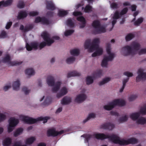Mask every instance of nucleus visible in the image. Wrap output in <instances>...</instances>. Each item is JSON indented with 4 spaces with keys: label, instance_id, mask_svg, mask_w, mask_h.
Wrapping results in <instances>:
<instances>
[{
    "label": "nucleus",
    "instance_id": "44",
    "mask_svg": "<svg viewBox=\"0 0 146 146\" xmlns=\"http://www.w3.org/2000/svg\"><path fill=\"white\" fill-rule=\"evenodd\" d=\"M134 37L133 34L131 33L127 35L125 37V39L127 41H129L132 39Z\"/></svg>",
    "mask_w": 146,
    "mask_h": 146
},
{
    "label": "nucleus",
    "instance_id": "64",
    "mask_svg": "<svg viewBox=\"0 0 146 146\" xmlns=\"http://www.w3.org/2000/svg\"><path fill=\"white\" fill-rule=\"evenodd\" d=\"M130 5V4L129 2H125L123 3V5L124 6H127Z\"/></svg>",
    "mask_w": 146,
    "mask_h": 146
},
{
    "label": "nucleus",
    "instance_id": "9",
    "mask_svg": "<svg viewBox=\"0 0 146 146\" xmlns=\"http://www.w3.org/2000/svg\"><path fill=\"white\" fill-rule=\"evenodd\" d=\"M92 26L94 29L95 33L99 34L105 33L106 31V27L103 25H100V21L95 20L93 21Z\"/></svg>",
    "mask_w": 146,
    "mask_h": 146
},
{
    "label": "nucleus",
    "instance_id": "59",
    "mask_svg": "<svg viewBox=\"0 0 146 146\" xmlns=\"http://www.w3.org/2000/svg\"><path fill=\"white\" fill-rule=\"evenodd\" d=\"M73 15L74 16H77L81 15L82 13L80 12H74L73 13Z\"/></svg>",
    "mask_w": 146,
    "mask_h": 146
},
{
    "label": "nucleus",
    "instance_id": "54",
    "mask_svg": "<svg viewBox=\"0 0 146 146\" xmlns=\"http://www.w3.org/2000/svg\"><path fill=\"white\" fill-rule=\"evenodd\" d=\"M137 97V96L136 95H133L130 96L129 98V101H133Z\"/></svg>",
    "mask_w": 146,
    "mask_h": 146
},
{
    "label": "nucleus",
    "instance_id": "5",
    "mask_svg": "<svg viewBox=\"0 0 146 146\" xmlns=\"http://www.w3.org/2000/svg\"><path fill=\"white\" fill-rule=\"evenodd\" d=\"M111 49L110 43H107L106 44L107 54L104 56L101 64L103 67L107 68L108 66V62L112 60L115 57V54L111 51Z\"/></svg>",
    "mask_w": 146,
    "mask_h": 146
},
{
    "label": "nucleus",
    "instance_id": "49",
    "mask_svg": "<svg viewBox=\"0 0 146 146\" xmlns=\"http://www.w3.org/2000/svg\"><path fill=\"white\" fill-rule=\"evenodd\" d=\"M25 5V4L23 1H20L19 2L17 6L18 8L21 9L24 7Z\"/></svg>",
    "mask_w": 146,
    "mask_h": 146
},
{
    "label": "nucleus",
    "instance_id": "40",
    "mask_svg": "<svg viewBox=\"0 0 146 146\" xmlns=\"http://www.w3.org/2000/svg\"><path fill=\"white\" fill-rule=\"evenodd\" d=\"M143 20V18L142 17H140L134 23V24L136 26H139L142 22Z\"/></svg>",
    "mask_w": 146,
    "mask_h": 146
},
{
    "label": "nucleus",
    "instance_id": "32",
    "mask_svg": "<svg viewBox=\"0 0 146 146\" xmlns=\"http://www.w3.org/2000/svg\"><path fill=\"white\" fill-rule=\"evenodd\" d=\"M96 117V114L94 113H90L88 114L86 118L83 121L84 123H85L91 119H93Z\"/></svg>",
    "mask_w": 146,
    "mask_h": 146
},
{
    "label": "nucleus",
    "instance_id": "26",
    "mask_svg": "<svg viewBox=\"0 0 146 146\" xmlns=\"http://www.w3.org/2000/svg\"><path fill=\"white\" fill-rule=\"evenodd\" d=\"M46 5L47 8L48 9L53 10L56 9L55 5L52 1H47Z\"/></svg>",
    "mask_w": 146,
    "mask_h": 146
},
{
    "label": "nucleus",
    "instance_id": "8",
    "mask_svg": "<svg viewBox=\"0 0 146 146\" xmlns=\"http://www.w3.org/2000/svg\"><path fill=\"white\" fill-rule=\"evenodd\" d=\"M125 104V101L121 99H116L109 103L104 106V108L106 110H110L116 106H123Z\"/></svg>",
    "mask_w": 146,
    "mask_h": 146
},
{
    "label": "nucleus",
    "instance_id": "24",
    "mask_svg": "<svg viewBox=\"0 0 146 146\" xmlns=\"http://www.w3.org/2000/svg\"><path fill=\"white\" fill-rule=\"evenodd\" d=\"M20 81L18 79L14 81L12 84V86L14 90H18L19 89L20 86Z\"/></svg>",
    "mask_w": 146,
    "mask_h": 146
},
{
    "label": "nucleus",
    "instance_id": "15",
    "mask_svg": "<svg viewBox=\"0 0 146 146\" xmlns=\"http://www.w3.org/2000/svg\"><path fill=\"white\" fill-rule=\"evenodd\" d=\"M138 76L136 78V81L139 82L143 81L146 79V73L143 72L142 70H139L138 72Z\"/></svg>",
    "mask_w": 146,
    "mask_h": 146
},
{
    "label": "nucleus",
    "instance_id": "30",
    "mask_svg": "<svg viewBox=\"0 0 146 146\" xmlns=\"http://www.w3.org/2000/svg\"><path fill=\"white\" fill-rule=\"evenodd\" d=\"M103 71L101 70H98L95 71L93 74V77L95 78L101 77L103 75Z\"/></svg>",
    "mask_w": 146,
    "mask_h": 146
},
{
    "label": "nucleus",
    "instance_id": "23",
    "mask_svg": "<svg viewBox=\"0 0 146 146\" xmlns=\"http://www.w3.org/2000/svg\"><path fill=\"white\" fill-rule=\"evenodd\" d=\"M71 98L66 96L61 100V102L62 104L67 105L70 104L72 101Z\"/></svg>",
    "mask_w": 146,
    "mask_h": 146
},
{
    "label": "nucleus",
    "instance_id": "16",
    "mask_svg": "<svg viewBox=\"0 0 146 146\" xmlns=\"http://www.w3.org/2000/svg\"><path fill=\"white\" fill-rule=\"evenodd\" d=\"M10 57L8 54L6 55L5 57L3 59V61L4 62H9V64L10 66H14L15 65H19L21 64V62L18 61L10 62Z\"/></svg>",
    "mask_w": 146,
    "mask_h": 146
},
{
    "label": "nucleus",
    "instance_id": "7",
    "mask_svg": "<svg viewBox=\"0 0 146 146\" xmlns=\"http://www.w3.org/2000/svg\"><path fill=\"white\" fill-rule=\"evenodd\" d=\"M19 117L25 123L28 124L34 123L36 122L38 120L42 121L43 123H45L46 122L48 119H49L48 117H40L37 119H35L22 115H19Z\"/></svg>",
    "mask_w": 146,
    "mask_h": 146
},
{
    "label": "nucleus",
    "instance_id": "43",
    "mask_svg": "<svg viewBox=\"0 0 146 146\" xmlns=\"http://www.w3.org/2000/svg\"><path fill=\"white\" fill-rule=\"evenodd\" d=\"M75 60L74 57L71 56L68 58L66 60V62L68 64H70L72 63Z\"/></svg>",
    "mask_w": 146,
    "mask_h": 146
},
{
    "label": "nucleus",
    "instance_id": "19",
    "mask_svg": "<svg viewBox=\"0 0 146 146\" xmlns=\"http://www.w3.org/2000/svg\"><path fill=\"white\" fill-rule=\"evenodd\" d=\"M68 92V88L65 87H64L61 89L60 92L57 94L56 96L58 98H60L66 94Z\"/></svg>",
    "mask_w": 146,
    "mask_h": 146
},
{
    "label": "nucleus",
    "instance_id": "62",
    "mask_svg": "<svg viewBox=\"0 0 146 146\" xmlns=\"http://www.w3.org/2000/svg\"><path fill=\"white\" fill-rule=\"evenodd\" d=\"M131 10L132 11H135L136 8V6L135 5H132L131 6Z\"/></svg>",
    "mask_w": 146,
    "mask_h": 146
},
{
    "label": "nucleus",
    "instance_id": "47",
    "mask_svg": "<svg viewBox=\"0 0 146 146\" xmlns=\"http://www.w3.org/2000/svg\"><path fill=\"white\" fill-rule=\"evenodd\" d=\"M22 91L25 94H29L31 91V90L26 87H24L22 88Z\"/></svg>",
    "mask_w": 146,
    "mask_h": 146
},
{
    "label": "nucleus",
    "instance_id": "50",
    "mask_svg": "<svg viewBox=\"0 0 146 146\" xmlns=\"http://www.w3.org/2000/svg\"><path fill=\"white\" fill-rule=\"evenodd\" d=\"M38 13L36 11H31L29 12V14L30 16H34L38 15Z\"/></svg>",
    "mask_w": 146,
    "mask_h": 146
},
{
    "label": "nucleus",
    "instance_id": "57",
    "mask_svg": "<svg viewBox=\"0 0 146 146\" xmlns=\"http://www.w3.org/2000/svg\"><path fill=\"white\" fill-rule=\"evenodd\" d=\"M12 24V23L11 22H8L6 25V28L7 29H8L10 28L11 25Z\"/></svg>",
    "mask_w": 146,
    "mask_h": 146
},
{
    "label": "nucleus",
    "instance_id": "55",
    "mask_svg": "<svg viewBox=\"0 0 146 146\" xmlns=\"http://www.w3.org/2000/svg\"><path fill=\"white\" fill-rule=\"evenodd\" d=\"M124 74L128 77H131L133 76V73L129 72H125L124 73Z\"/></svg>",
    "mask_w": 146,
    "mask_h": 146
},
{
    "label": "nucleus",
    "instance_id": "29",
    "mask_svg": "<svg viewBox=\"0 0 146 146\" xmlns=\"http://www.w3.org/2000/svg\"><path fill=\"white\" fill-rule=\"evenodd\" d=\"M81 75L80 73L76 71H74L68 73L67 75V77L68 78L71 77L79 76Z\"/></svg>",
    "mask_w": 146,
    "mask_h": 146
},
{
    "label": "nucleus",
    "instance_id": "60",
    "mask_svg": "<svg viewBox=\"0 0 146 146\" xmlns=\"http://www.w3.org/2000/svg\"><path fill=\"white\" fill-rule=\"evenodd\" d=\"M129 79L128 78L124 79L123 81V85L125 86L126 83L127 82Z\"/></svg>",
    "mask_w": 146,
    "mask_h": 146
},
{
    "label": "nucleus",
    "instance_id": "48",
    "mask_svg": "<svg viewBox=\"0 0 146 146\" xmlns=\"http://www.w3.org/2000/svg\"><path fill=\"white\" fill-rule=\"evenodd\" d=\"M139 49L137 51V53L138 52L139 55L142 54L146 53V48L142 49L139 50V49L140 45L139 44Z\"/></svg>",
    "mask_w": 146,
    "mask_h": 146
},
{
    "label": "nucleus",
    "instance_id": "21",
    "mask_svg": "<svg viewBox=\"0 0 146 146\" xmlns=\"http://www.w3.org/2000/svg\"><path fill=\"white\" fill-rule=\"evenodd\" d=\"M101 127L102 129L111 130L114 128V126L113 124L110 123H108L102 125Z\"/></svg>",
    "mask_w": 146,
    "mask_h": 146
},
{
    "label": "nucleus",
    "instance_id": "18",
    "mask_svg": "<svg viewBox=\"0 0 146 146\" xmlns=\"http://www.w3.org/2000/svg\"><path fill=\"white\" fill-rule=\"evenodd\" d=\"M35 22L36 23L40 22L41 23L44 24H49V22L48 20L44 18H40V17H38L36 18Z\"/></svg>",
    "mask_w": 146,
    "mask_h": 146
},
{
    "label": "nucleus",
    "instance_id": "10",
    "mask_svg": "<svg viewBox=\"0 0 146 146\" xmlns=\"http://www.w3.org/2000/svg\"><path fill=\"white\" fill-rule=\"evenodd\" d=\"M9 124L7 125V129L8 132L12 131L15 127L19 123L18 119L15 117H11L8 120Z\"/></svg>",
    "mask_w": 146,
    "mask_h": 146
},
{
    "label": "nucleus",
    "instance_id": "27",
    "mask_svg": "<svg viewBox=\"0 0 146 146\" xmlns=\"http://www.w3.org/2000/svg\"><path fill=\"white\" fill-rule=\"evenodd\" d=\"M12 139L9 137L5 138L3 141V144L4 146H8L11 143Z\"/></svg>",
    "mask_w": 146,
    "mask_h": 146
},
{
    "label": "nucleus",
    "instance_id": "34",
    "mask_svg": "<svg viewBox=\"0 0 146 146\" xmlns=\"http://www.w3.org/2000/svg\"><path fill=\"white\" fill-rule=\"evenodd\" d=\"M95 78L93 77V75L92 76H88L86 78V83L87 85H89L92 84L94 82V80Z\"/></svg>",
    "mask_w": 146,
    "mask_h": 146
},
{
    "label": "nucleus",
    "instance_id": "6",
    "mask_svg": "<svg viewBox=\"0 0 146 146\" xmlns=\"http://www.w3.org/2000/svg\"><path fill=\"white\" fill-rule=\"evenodd\" d=\"M46 81L48 86L53 87L52 90L53 92H56L59 90L62 84V82L60 80L58 81L55 83V78L52 76H48L47 77Z\"/></svg>",
    "mask_w": 146,
    "mask_h": 146
},
{
    "label": "nucleus",
    "instance_id": "35",
    "mask_svg": "<svg viewBox=\"0 0 146 146\" xmlns=\"http://www.w3.org/2000/svg\"><path fill=\"white\" fill-rule=\"evenodd\" d=\"M136 122L138 124L144 125L146 123V118L143 117H141L137 119Z\"/></svg>",
    "mask_w": 146,
    "mask_h": 146
},
{
    "label": "nucleus",
    "instance_id": "45",
    "mask_svg": "<svg viewBox=\"0 0 146 146\" xmlns=\"http://www.w3.org/2000/svg\"><path fill=\"white\" fill-rule=\"evenodd\" d=\"M92 10V7L89 5H86L85 8L84 9V11L86 13H89Z\"/></svg>",
    "mask_w": 146,
    "mask_h": 146
},
{
    "label": "nucleus",
    "instance_id": "56",
    "mask_svg": "<svg viewBox=\"0 0 146 146\" xmlns=\"http://www.w3.org/2000/svg\"><path fill=\"white\" fill-rule=\"evenodd\" d=\"M6 32L4 31H3L0 35V37L1 38H5L6 36Z\"/></svg>",
    "mask_w": 146,
    "mask_h": 146
},
{
    "label": "nucleus",
    "instance_id": "46",
    "mask_svg": "<svg viewBox=\"0 0 146 146\" xmlns=\"http://www.w3.org/2000/svg\"><path fill=\"white\" fill-rule=\"evenodd\" d=\"M74 32V31L73 30H66L64 33V35L65 36H67L71 35Z\"/></svg>",
    "mask_w": 146,
    "mask_h": 146
},
{
    "label": "nucleus",
    "instance_id": "31",
    "mask_svg": "<svg viewBox=\"0 0 146 146\" xmlns=\"http://www.w3.org/2000/svg\"><path fill=\"white\" fill-rule=\"evenodd\" d=\"M81 137L83 138L85 143H88V141L92 138V136L89 134H84L81 135Z\"/></svg>",
    "mask_w": 146,
    "mask_h": 146
},
{
    "label": "nucleus",
    "instance_id": "36",
    "mask_svg": "<svg viewBox=\"0 0 146 146\" xmlns=\"http://www.w3.org/2000/svg\"><path fill=\"white\" fill-rule=\"evenodd\" d=\"M23 129L21 128L17 129L14 132L13 135L15 137H17L21 134L23 131Z\"/></svg>",
    "mask_w": 146,
    "mask_h": 146
},
{
    "label": "nucleus",
    "instance_id": "28",
    "mask_svg": "<svg viewBox=\"0 0 146 146\" xmlns=\"http://www.w3.org/2000/svg\"><path fill=\"white\" fill-rule=\"evenodd\" d=\"M77 20L80 22V27L83 28L84 27L85 25V21L84 18L82 16H79L77 18Z\"/></svg>",
    "mask_w": 146,
    "mask_h": 146
},
{
    "label": "nucleus",
    "instance_id": "39",
    "mask_svg": "<svg viewBox=\"0 0 146 146\" xmlns=\"http://www.w3.org/2000/svg\"><path fill=\"white\" fill-rule=\"evenodd\" d=\"M128 116L127 115L123 116L120 117L118 120L119 123H123L127 121Z\"/></svg>",
    "mask_w": 146,
    "mask_h": 146
},
{
    "label": "nucleus",
    "instance_id": "37",
    "mask_svg": "<svg viewBox=\"0 0 146 146\" xmlns=\"http://www.w3.org/2000/svg\"><path fill=\"white\" fill-rule=\"evenodd\" d=\"M140 115H146V104L141 107L139 111Z\"/></svg>",
    "mask_w": 146,
    "mask_h": 146
},
{
    "label": "nucleus",
    "instance_id": "22",
    "mask_svg": "<svg viewBox=\"0 0 146 146\" xmlns=\"http://www.w3.org/2000/svg\"><path fill=\"white\" fill-rule=\"evenodd\" d=\"M111 79L110 77H105L99 82L98 84L100 86L103 85L110 82Z\"/></svg>",
    "mask_w": 146,
    "mask_h": 146
},
{
    "label": "nucleus",
    "instance_id": "20",
    "mask_svg": "<svg viewBox=\"0 0 146 146\" xmlns=\"http://www.w3.org/2000/svg\"><path fill=\"white\" fill-rule=\"evenodd\" d=\"M26 75L29 77H31L35 75V72L34 69L32 68H28L25 71Z\"/></svg>",
    "mask_w": 146,
    "mask_h": 146
},
{
    "label": "nucleus",
    "instance_id": "53",
    "mask_svg": "<svg viewBox=\"0 0 146 146\" xmlns=\"http://www.w3.org/2000/svg\"><path fill=\"white\" fill-rule=\"evenodd\" d=\"M24 26L23 25H21L20 27V29L21 30H23V32H25L29 31L30 29L28 27H25L24 29H23Z\"/></svg>",
    "mask_w": 146,
    "mask_h": 146
},
{
    "label": "nucleus",
    "instance_id": "63",
    "mask_svg": "<svg viewBox=\"0 0 146 146\" xmlns=\"http://www.w3.org/2000/svg\"><path fill=\"white\" fill-rule=\"evenodd\" d=\"M110 114L112 115H118V113L116 111H111L110 112Z\"/></svg>",
    "mask_w": 146,
    "mask_h": 146
},
{
    "label": "nucleus",
    "instance_id": "14",
    "mask_svg": "<svg viewBox=\"0 0 146 146\" xmlns=\"http://www.w3.org/2000/svg\"><path fill=\"white\" fill-rule=\"evenodd\" d=\"M65 131L62 130L60 131H56L55 129L52 128L49 129L47 132V135L48 136H52L53 137L59 135L63 134Z\"/></svg>",
    "mask_w": 146,
    "mask_h": 146
},
{
    "label": "nucleus",
    "instance_id": "2",
    "mask_svg": "<svg viewBox=\"0 0 146 146\" xmlns=\"http://www.w3.org/2000/svg\"><path fill=\"white\" fill-rule=\"evenodd\" d=\"M94 136L96 139L103 140L106 138L113 143L120 145H127L129 144H134L137 143V140L135 138H131L128 139H124L120 138L117 135L105 134L103 133H97Z\"/></svg>",
    "mask_w": 146,
    "mask_h": 146
},
{
    "label": "nucleus",
    "instance_id": "25",
    "mask_svg": "<svg viewBox=\"0 0 146 146\" xmlns=\"http://www.w3.org/2000/svg\"><path fill=\"white\" fill-rule=\"evenodd\" d=\"M140 115L139 113V111H138L130 114L129 116L130 118L133 120L137 121Z\"/></svg>",
    "mask_w": 146,
    "mask_h": 146
},
{
    "label": "nucleus",
    "instance_id": "61",
    "mask_svg": "<svg viewBox=\"0 0 146 146\" xmlns=\"http://www.w3.org/2000/svg\"><path fill=\"white\" fill-rule=\"evenodd\" d=\"M45 103H48L50 102V98L49 97L46 98L44 100Z\"/></svg>",
    "mask_w": 146,
    "mask_h": 146
},
{
    "label": "nucleus",
    "instance_id": "3",
    "mask_svg": "<svg viewBox=\"0 0 146 146\" xmlns=\"http://www.w3.org/2000/svg\"><path fill=\"white\" fill-rule=\"evenodd\" d=\"M100 42V39L96 38L93 40L91 43L90 39L86 40L85 43L84 47L85 49H88V51L90 52L95 51L92 54V57L100 56L103 53V48L98 45Z\"/></svg>",
    "mask_w": 146,
    "mask_h": 146
},
{
    "label": "nucleus",
    "instance_id": "12",
    "mask_svg": "<svg viewBox=\"0 0 146 146\" xmlns=\"http://www.w3.org/2000/svg\"><path fill=\"white\" fill-rule=\"evenodd\" d=\"M34 137H31L26 139L25 141V144H23L21 141L15 142L12 146H27V145L32 144L35 140Z\"/></svg>",
    "mask_w": 146,
    "mask_h": 146
},
{
    "label": "nucleus",
    "instance_id": "58",
    "mask_svg": "<svg viewBox=\"0 0 146 146\" xmlns=\"http://www.w3.org/2000/svg\"><path fill=\"white\" fill-rule=\"evenodd\" d=\"M62 107H60L56 111V113H58L61 112L62 110Z\"/></svg>",
    "mask_w": 146,
    "mask_h": 146
},
{
    "label": "nucleus",
    "instance_id": "52",
    "mask_svg": "<svg viewBox=\"0 0 146 146\" xmlns=\"http://www.w3.org/2000/svg\"><path fill=\"white\" fill-rule=\"evenodd\" d=\"M110 7L111 8L113 9H117L118 8L117 4L115 3H113L111 4Z\"/></svg>",
    "mask_w": 146,
    "mask_h": 146
},
{
    "label": "nucleus",
    "instance_id": "33",
    "mask_svg": "<svg viewBox=\"0 0 146 146\" xmlns=\"http://www.w3.org/2000/svg\"><path fill=\"white\" fill-rule=\"evenodd\" d=\"M27 15V14L25 11H21L19 13L18 18L19 19H23L26 17Z\"/></svg>",
    "mask_w": 146,
    "mask_h": 146
},
{
    "label": "nucleus",
    "instance_id": "13",
    "mask_svg": "<svg viewBox=\"0 0 146 146\" xmlns=\"http://www.w3.org/2000/svg\"><path fill=\"white\" fill-rule=\"evenodd\" d=\"M85 89H83L80 91L81 93L77 95L74 99V102L80 104L86 98L85 93Z\"/></svg>",
    "mask_w": 146,
    "mask_h": 146
},
{
    "label": "nucleus",
    "instance_id": "4",
    "mask_svg": "<svg viewBox=\"0 0 146 146\" xmlns=\"http://www.w3.org/2000/svg\"><path fill=\"white\" fill-rule=\"evenodd\" d=\"M139 46L138 42H133L130 46L126 45L123 47L121 50L120 52L124 56H133L137 53Z\"/></svg>",
    "mask_w": 146,
    "mask_h": 146
},
{
    "label": "nucleus",
    "instance_id": "1",
    "mask_svg": "<svg viewBox=\"0 0 146 146\" xmlns=\"http://www.w3.org/2000/svg\"><path fill=\"white\" fill-rule=\"evenodd\" d=\"M41 36L46 42H43L39 43L33 42L29 44L26 43V47L27 50L31 51L33 49L36 50L38 48L41 49L46 45L50 46L55 40H58L59 39V37L58 36H54L52 38H50L49 34L46 31L43 32Z\"/></svg>",
    "mask_w": 146,
    "mask_h": 146
},
{
    "label": "nucleus",
    "instance_id": "41",
    "mask_svg": "<svg viewBox=\"0 0 146 146\" xmlns=\"http://www.w3.org/2000/svg\"><path fill=\"white\" fill-rule=\"evenodd\" d=\"M66 23L68 26L70 27H72L74 26V23L71 19H68L66 22Z\"/></svg>",
    "mask_w": 146,
    "mask_h": 146
},
{
    "label": "nucleus",
    "instance_id": "42",
    "mask_svg": "<svg viewBox=\"0 0 146 146\" xmlns=\"http://www.w3.org/2000/svg\"><path fill=\"white\" fill-rule=\"evenodd\" d=\"M68 14V12L67 11H64L63 10H60L59 11L58 15L59 16H64Z\"/></svg>",
    "mask_w": 146,
    "mask_h": 146
},
{
    "label": "nucleus",
    "instance_id": "17",
    "mask_svg": "<svg viewBox=\"0 0 146 146\" xmlns=\"http://www.w3.org/2000/svg\"><path fill=\"white\" fill-rule=\"evenodd\" d=\"M13 0H3L0 2V8L6 7L12 5Z\"/></svg>",
    "mask_w": 146,
    "mask_h": 146
},
{
    "label": "nucleus",
    "instance_id": "38",
    "mask_svg": "<svg viewBox=\"0 0 146 146\" xmlns=\"http://www.w3.org/2000/svg\"><path fill=\"white\" fill-rule=\"evenodd\" d=\"M80 50L77 48H75L72 50L70 51L71 54L74 56H77L79 54Z\"/></svg>",
    "mask_w": 146,
    "mask_h": 146
},
{
    "label": "nucleus",
    "instance_id": "11",
    "mask_svg": "<svg viewBox=\"0 0 146 146\" xmlns=\"http://www.w3.org/2000/svg\"><path fill=\"white\" fill-rule=\"evenodd\" d=\"M128 11V9L127 7L124 8L120 13L118 11H116L112 16V21L111 23L113 27L116 23L117 19L120 17L121 16L126 13Z\"/></svg>",
    "mask_w": 146,
    "mask_h": 146
},
{
    "label": "nucleus",
    "instance_id": "51",
    "mask_svg": "<svg viewBox=\"0 0 146 146\" xmlns=\"http://www.w3.org/2000/svg\"><path fill=\"white\" fill-rule=\"evenodd\" d=\"M11 87V84H7L5 86L3 87V90L6 91L8 90Z\"/></svg>",
    "mask_w": 146,
    "mask_h": 146
}]
</instances>
